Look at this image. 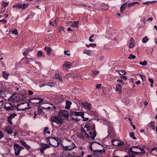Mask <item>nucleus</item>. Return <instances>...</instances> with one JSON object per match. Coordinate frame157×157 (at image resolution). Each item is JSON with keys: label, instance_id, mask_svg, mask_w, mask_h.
I'll use <instances>...</instances> for the list:
<instances>
[{"label": "nucleus", "instance_id": "5fc2aeb1", "mask_svg": "<svg viewBox=\"0 0 157 157\" xmlns=\"http://www.w3.org/2000/svg\"><path fill=\"white\" fill-rule=\"evenodd\" d=\"M25 99L26 97L23 95H21V96L20 97V99L21 100H24Z\"/></svg>", "mask_w": 157, "mask_h": 157}, {"label": "nucleus", "instance_id": "bf43d9fd", "mask_svg": "<svg viewBox=\"0 0 157 157\" xmlns=\"http://www.w3.org/2000/svg\"><path fill=\"white\" fill-rule=\"evenodd\" d=\"M132 147H130V148H129L130 151V152H131V153H135L136 154H137L138 153V152H135V151H132Z\"/></svg>", "mask_w": 157, "mask_h": 157}, {"label": "nucleus", "instance_id": "cd10ccee", "mask_svg": "<svg viewBox=\"0 0 157 157\" xmlns=\"http://www.w3.org/2000/svg\"><path fill=\"white\" fill-rule=\"evenodd\" d=\"M4 108L7 111L12 110V108L10 106H8L7 105H5L4 107Z\"/></svg>", "mask_w": 157, "mask_h": 157}, {"label": "nucleus", "instance_id": "c756f323", "mask_svg": "<svg viewBox=\"0 0 157 157\" xmlns=\"http://www.w3.org/2000/svg\"><path fill=\"white\" fill-rule=\"evenodd\" d=\"M9 4V3H7L3 1L2 3V7L3 8H5Z\"/></svg>", "mask_w": 157, "mask_h": 157}, {"label": "nucleus", "instance_id": "a19ab883", "mask_svg": "<svg viewBox=\"0 0 157 157\" xmlns=\"http://www.w3.org/2000/svg\"><path fill=\"white\" fill-rule=\"evenodd\" d=\"M64 54L65 55H67L68 56H70V53L69 51H65L64 52Z\"/></svg>", "mask_w": 157, "mask_h": 157}, {"label": "nucleus", "instance_id": "423d86ee", "mask_svg": "<svg viewBox=\"0 0 157 157\" xmlns=\"http://www.w3.org/2000/svg\"><path fill=\"white\" fill-rule=\"evenodd\" d=\"M17 115L15 113L11 114L8 118V122L11 124H12L13 123L12 121V119L14 118Z\"/></svg>", "mask_w": 157, "mask_h": 157}, {"label": "nucleus", "instance_id": "6e6552de", "mask_svg": "<svg viewBox=\"0 0 157 157\" xmlns=\"http://www.w3.org/2000/svg\"><path fill=\"white\" fill-rule=\"evenodd\" d=\"M41 147L42 149L45 150L46 148H49L50 146L49 145L47 144L44 143H41L40 144Z\"/></svg>", "mask_w": 157, "mask_h": 157}, {"label": "nucleus", "instance_id": "e433bc0d", "mask_svg": "<svg viewBox=\"0 0 157 157\" xmlns=\"http://www.w3.org/2000/svg\"><path fill=\"white\" fill-rule=\"evenodd\" d=\"M84 128H86V130L87 132L89 131L90 130V127L87 124H85V125L84 126Z\"/></svg>", "mask_w": 157, "mask_h": 157}, {"label": "nucleus", "instance_id": "473e14b6", "mask_svg": "<svg viewBox=\"0 0 157 157\" xmlns=\"http://www.w3.org/2000/svg\"><path fill=\"white\" fill-rule=\"evenodd\" d=\"M12 33L13 34H14L16 35H18V33L17 32V30L16 29H14L13 30L11 31Z\"/></svg>", "mask_w": 157, "mask_h": 157}, {"label": "nucleus", "instance_id": "052dcab7", "mask_svg": "<svg viewBox=\"0 0 157 157\" xmlns=\"http://www.w3.org/2000/svg\"><path fill=\"white\" fill-rule=\"evenodd\" d=\"M26 148V149H29L30 148V146L27 144H25V145L24 146Z\"/></svg>", "mask_w": 157, "mask_h": 157}, {"label": "nucleus", "instance_id": "c9c22d12", "mask_svg": "<svg viewBox=\"0 0 157 157\" xmlns=\"http://www.w3.org/2000/svg\"><path fill=\"white\" fill-rule=\"evenodd\" d=\"M137 75L140 76V77L142 79V80H143V81L145 80L146 79V77L145 75L139 74H137Z\"/></svg>", "mask_w": 157, "mask_h": 157}, {"label": "nucleus", "instance_id": "a878e982", "mask_svg": "<svg viewBox=\"0 0 157 157\" xmlns=\"http://www.w3.org/2000/svg\"><path fill=\"white\" fill-rule=\"evenodd\" d=\"M29 4L23 3L22 4H21V8L23 10H24L27 7H28Z\"/></svg>", "mask_w": 157, "mask_h": 157}, {"label": "nucleus", "instance_id": "1a4fd4ad", "mask_svg": "<svg viewBox=\"0 0 157 157\" xmlns=\"http://www.w3.org/2000/svg\"><path fill=\"white\" fill-rule=\"evenodd\" d=\"M89 134L90 135L91 139L94 140L95 137L96 136V133L95 130H94L93 133L91 132H89Z\"/></svg>", "mask_w": 157, "mask_h": 157}, {"label": "nucleus", "instance_id": "f8f14e48", "mask_svg": "<svg viewBox=\"0 0 157 157\" xmlns=\"http://www.w3.org/2000/svg\"><path fill=\"white\" fill-rule=\"evenodd\" d=\"M5 131L9 134H11L13 132V130L11 128H7L5 129Z\"/></svg>", "mask_w": 157, "mask_h": 157}, {"label": "nucleus", "instance_id": "de8ad7c7", "mask_svg": "<svg viewBox=\"0 0 157 157\" xmlns=\"http://www.w3.org/2000/svg\"><path fill=\"white\" fill-rule=\"evenodd\" d=\"M64 29V28L62 26H61L60 27L59 29V33L61 32L62 31H63Z\"/></svg>", "mask_w": 157, "mask_h": 157}, {"label": "nucleus", "instance_id": "a18cd8bd", "mask_svg": "<svg viewBox=\"0 0 157 157\" xmlns=\"http://www.w3.org/2000/svg\"><path fill=\"white\" fill-rule=\"evenodd\" d=\"M38 113L40 114L42 112V109L41 108H38L37 109Z\"/></svg>", "mask_w": 157, "mask_h": 157}, {"label": "nucleus", "instance_id": "6e6d98bb", "mask_svg": "<svg viewBox=\"0 0 157 157\" xmlns=\"http://www.w3.org/2000/svg\"><path fill=\"white\" fill-rule=\"evenodd\" d=\"M28 59L29 62H34V61H35L34 59L33 58H30L29 59Z\"/></svg>", "mask_w": 157, "mask_h": 157}, {"label": "nucleus", "instance_id": "20e7f679", "mask_svg": "<svg viewBox=\"0 0 157 157\" xmlns=\"http://www.w3.org/2000/svg\"><path fill=\"white\" fill-rule=\"evenodd\" d=\"M82 105L86 108L88 110H90L91 109V105L88 102H83L82 103Z\"/></svg>", "mask_w": 157, "mask_h": 157}, {"label": "nucleus", "instance_id": "49530a36", "mask_svg": "<svg viewBox=\"0 0 157 157\" xmlns=\"http://www.w3.org/2000/svg\"><path fill=\"white\" fill-rule=\"evenodd\" d=\"M117 82H119L120 83H121L122 85H124L125 83L124 82L123 80L121 79H118L117 80Z\"/></svg>", "mask_w": 157, "mask_h": 157}, {"label": "nucleus", "instance_id": "13d9d810", "mask_svg": "<svg viewBox=\"0 0 157 157\" xmlns=\"http://www.w3.org/2000/svg\"><path fill=\"white\" fill-rule=\"evenodd\" d=\"M46 142H47V143H49V144L50 145H51L53 147H54V145H52L50 143V142L49 140V139H48L47 138H46Z\"/></svg>", "mask_w": 157, "mask_h": 157}, {"label": "nucleus", "instance_id": "4c0bfd02", "mask_svg": "<svg viewBox=\"0 0 157 157\" xmlns=\"http://www.w3.org/2000/svg\"><path fill=\"white\" fill-rule=\"evenodd\" d=\"M130 136L132 137L133 139L136 140V138L134 136V133L133 132H131L130 133Z\"/></svg>", "mask_w": 157, "mask_h": 157}, {"label": "nucleus", "instance_id": "09e8293b", "mask_svg": "<svg viewBox=\"0 0 157 157\" xmlns=\"http://www.w3.org/2000/svg\"><path fill=\"white\" fill-rule=\"evenodd\" d=\"M124 142L120 141H119L118 143V146H120L123 145L124 144Z\"/></svg>", "mask_w": 157, "mask_h": 157}, {"label": "nucleus", "instance_id": "5701e85b", "mask_svg": "<svg viewBox=\"0 0 157 157\" xmlns=\"http://www.w3.org/2000/svg\"><path fill=\"white\" fill-rule=\"evenodd\" d=\"M83 53L86 54L88 56H90L91 54V52L90 50L85 49L83 51Z\"/></svg>", "mask_w": 157, "mask_h": 157}, {"label": "nucleus", "instance_id": "f03ea898", "mask_svg": "<svg viewBox=\"0 0 157 157\" xmlns=\"http://www.w3.org/2000/svg\"><path fill=\"white\" fill-rule=\"evenodd\" d=\"M13 147L15 150V154L16 156L19 155L21 150L24 148L23 147L17 144H14Z\"/></svg>", "mask_w": 157, "mask_h": 157}, {"label": "nucleus", "instance_id": "393cba45", "mask_svg": "<svg viewBox=\"0 0 157 157\" xmlns=\"http://www.w3.org/2000/svg\"><path fill=\"white\" fill-rule=\"evenodd\" d=\"M94 155L95 157H102L103 155V153H94Z\"/></svg>", "mask_w": 157, "mask_h": 157}, {"label": "nucleus", "instance_id": "680f3d73", "mask_svg": "<svg viewBox=\"0 0 157 157\" xmlns=\"http://www.w3.org/2000/svg\"><path fill=\"white\" fill-rule=\"evenodd\" d=\"M51 109L52 110H53L56 109V107L54 106L53 107H48V108H47V109Z\"/></svg>", "mask_w": 157, "mask_h": 157}, {"label": "nucleus", "instance_id": "ddd939ff", "mask_svg": "<svg viewBox=\"0 0 157 157\" xmlns=\"http://www.w3.org/2000/svg\"><path fill=\"white\" fill-rule=\"evenodd\" d=\"M127 2H125L122 4L120 10L121 12H123L125 8L127 6Z\"/></svg>", "mask_w": 157, "mask_h": 157}, {"label": "nucleus", "instance_id": "b1692460", "mask_svg": "<svg viewBox=\"0 0 157 157\" xmlns=\"http://www.w3.org/2000/svg\"><path fill=\"white\" fill-rule=\"evenodd\" d=\"M119 141L118 140H113L111 141V142L112 143V144L116 146H118V143Z\"/></svg>", "mask_w": 157, "mask_h": 157}, {"label": "nucleus", "instance_id": "dca6fc26", "mask_svg": "<svg viewBox=\"0 0 157 157\" xmlns=\"http://www.w3.org/2000/svg\"><path fill=\"white\" fill-rule=\"evenodd\" d=\"M121 90L122 87L120 84H118L116 85V91L120 92H121Z\"/></svg>", "mask_w": 157, "mask_h": 157}, {"label": "nucleus", "instance_id": "2f4dec72", "mask_svg": "<svg viewBox=\"0 0 157 157\" xmlns=\"http://www.w3.org/2000/svg\"><path fill=\"white\" fill-rule=\"evenodd\" d=\"M136 58V56L132 54H130L128 57V59H134Z\"/></svg>", "mask_w": 157, "mask_h": 157}, {"label": "nucleus", "instance_id": "9d476101", "mask_svg": "<svg viewBox=\"0 0 157 157\" xmlns=\"http://www.w3.org/2000/svg\"><path fill=\"white\" fill-rule=\"evenodd\" d=\"M135 43L134 40L132 39V38H131L129 42V48H132L135 46Z\"/></svg>", "mask_w": 157, "mask_h": 157}, {"label": "nucleus", "instance_id": "37998d69", "mask_svg": "<svg viewBox=\"0 0 157 157\" xmlns=\"http://www.w3.org/2000/svg\"><path fill=\"white\" fill-rule=\"evenodd\" d=\"M71 119L72 120L74 121H80V119H78L77 117L74 118L73 117H71Z\"/></svg>", "mask_w": 157, "mask_h": 157}, {"label": "nucleus", "instance_id": "bb28decb", "mask_svg": "<svg viewBox=\"0 0 157 157\" xmlns=\"http://www.w3.org/2000/svg\"><path fill=\"white\" fill-rule=\"evenodd\" d=\"M2 75L3 77L6 79L8 78V74L5 73V71H3L2 72Z\"/></svg>", "mask_w": 157, "mask_h": 157}, {"label": "nucleus", "instance_id": "774afa93", "mask_svg": "<svg viewBox=\"0 0 157 157\" xmlns=\"http://www.w3.org/2000/svg\"><path fill=\"white\" fill-rule=\"evenodd\" d=\"M75 112H71L70 113V117H71L72 116L75 115L74 113Z\"/></svg>", "mask_w": 157, "mask_h": 157}, {"label": "nucleus", "instance_id": "3c124183", "mask_svg": "<svg viewBox=\"0 0 157 157\" xmlns=\"http://www.w3.org/2000/svg\"><path fill=\"white\" fill-rule=\"evenodd\" d=\"M20 142L21 143V144L23 145L24 146L25 145V144H26V143L25 142V141H24V140H21L20 141Z\"/></svg>", "mask_w": 157, "mask_h": 157}, {"label": "nucleus", "instance_id": "338daca9", "mask_svg": "<svg viewBox=\"0 0 157 157\" xmlns=\"http://www.w3.org/2000/svg\"><path fill=\"white\" fill-rule=\"evenodd\" d=\"M148 79L151 83H153L154 81L151 78H148Z\"/></svg>", "mask_w": 157, "mask_h": 157}, {"label": "nucleus", "instance_id": "79ce46f5", "mask_svg": "<svg viewBox=\"0 0 157 157\" xmlns=\"http://www.w3.org/2000/svg\"><path fill=\"white\" fill-rule=\"evenodd\" d=\"M81 132L84 133L87 136H89L88 134L86 132L85 130L83 128L81 129Z\"/></svg>", "mask_w": 157, "mask_h": 157}, {"label": "nucleus", "instance_id": "412c9836", "mask_svg": "<svg viewBox=\"0 0 157 157\" xmlns=\"http://www.w3.org/2000/svg\"><path fill=\"white\" fill-rule=\"evenodd\" d=\"M37 56L38 57H45V56L43 54V53L40 51L37 52Z\"/></svg>", "mask_w": 157, "mask_h": 157}, {"label": "nucleus", "instance_id": "4468645a", "mask_svg": "<svg viewBox=\"0 0 157 157\" xmlns=\"http://www.w3.org/2000/svg\"><path fill=\"white\" fill-rule=\"evenodd\" d=\"M75 115L76 116H80L81 117H83L84 116V113L83 112H77L75 111Z\"/></svg>", "mask_w": 157, "mask_h": 157}, {"label": "nucleus", "instance_id": "69168bd1", "mask_svg": "<svg viewBox=\"0 0 157 157\" xmlns=\"http://www.w3.org/2000/svg\"><path fill=\"white\" fill-rule=\"evenodd\" d=\"M101 84H98L96 86V87L98 89H99L101 88Z\"/></svg>", "mask_w": 157, "mask_h": 157}, {"label": "nucleus", "instance_id": "a211bd4d", "mask_svg": "<svg viewBox=\"0 0 157 157\" xmlns=\"http://www.w3.org/2000/svg\"><path fill=\"white\" fill-rule=\"evenodd\" d=\"M33 99H34V100L36 99V100H39V101H38V102H35L36 103H37V104L40 103L43 100L41 98L39 97H36L33 98Z\"/></svg>", "mask_w": 157, "mask_h": 157}, {"label": "nucleus", "instance_id": "8fccbe9b", "mask_svg": "<svg viewBox=\"0 0 157 157\" xmlns=\"http://www.w3.org/2000/svg\"><path fill=\"white\" fill-rule=\"evenodd\" d=\"M84 154L85 153H84V152L82 151L81 154L80 155L78 156L77 157H83ZM73 156V157H76V156Z\"/></svg>", "mask_w": 157, "mask_h": 157}, {"label": "nucleus", "instance_id": "7ed1b4c3", "mask_svg": "<svg viewBox=\"0 0 157 157\" xmlns=\"http://www.w3.org/2000/svg\"><path fill=\"white\" fill-rule=\"evenodd\" d=\"M76 148V146L73 142H71L70 143L69 145L64 146H63V149L64 151L67 150H71Z\"/></svg>", "mask_w": 157, "mask_h": 157}, {"label": "nucleus", "instance_id": "6ab92c4d", "mask_svg": "<svg viewBox=\"0 0 157 157\" xmlns=\"http://www.w3.org/2000/svg\"><path fill=\"white\" fill-rule=\"evenodd\" d=\"M138 2H130V3H128L127 2V5L128 7H130L138 3Z\"/></svg>", "mask_w": 157, "mask_h": 157}, {"label": "nucleus", "instance_id": "f257e3e1", "mask_svg": "<svg viewBox=\"0 0 157 157\" xmlns=\"http://www.w3.org/2000/svg\"><path fill=\"white\" fill-rule=\"evenodd\" d=\"M51 121L56 123L58 124L61 125L63 123V119L59 116H54L51 118Z\"/></svg>", "mask_w": 157, "mask_h": 157}, {"label": "nucleus", "instance_id": "f3484780", "mask_svg": "<svg viewBox=\"0 0 157 157\" xmlns=\"http://www.w3.org/2000/svg\"><path fill=\"white\" fill-rule=\"evenodd\" d=\"M44 49L46 51L47 54L48 55H50L51 54V50L50 49V48L49 47H45L44 48Z\"/></svg>", "mask_w": 157, "mask_h": 157}, {"label": "nucleus", "instance_id": "4be33fe9", "mask_svg": "<svg viewBox=\"0 0 157 157\" xmlns=\"http://www.w3.org/2000/svg\"><path fill=\"white\" fill-rule=\"evenodd\" d=\"M93 151L96 152V153H104L105 152V150L104 149L102 150H93Z\"/></svg>", "mask_w": 157, "mask_h": 157}, {"label": "nucleus", "instance_id": "f704fd0d", "mask_svg": "<svg viewBox=\"0 0 157 157\" xmlns=\"http://www.w3.org/2000/svg\"><path fill=\"white\" fill-rule=\"evenodd\" d=\"M148 40V39L146 36H145L143 38L142 42L144 43H146Z\"/></svg>", "mask_w": 157, "mask_h": 157}, {"label": "nucleus", "instance_id": "58836bf2", "mask_svg": "<svg viewBox=\"0 0 157 157\" xmlns=\"http://www.w3.org/2000/svg\"><path fill=\"white\" fill-rule=\"evenodd\" d=\"M52 139H53L55 140H56L57 142L58 141H61V140L60 139L59 137H52Z\"/></svg>", "mask_w": 157, "mask_h": 157}, {"label": "nucleus", "instance_id": "c85d7f7f", "mask_svg": "<svg viewBox=\"0 0 157 157\" xmlns=\"http://www.w3.org/2000/svg\"><path fill=\"white\" fill-rule=\"evenodd\" d=\"M155 122L154 121H151L150 123V126L154 130H155Z\"/></svg>", "mask_w": 157, "mask_h": 157}, {"label": "nucleus", "instance_id": "0e129e2a", "mask_svg": "<svg viewBox=\"0 0 157 157\" xmlns=\"http://www.w3.org/2000/svg\"><path fill=\"white\" fill-rule=\"evenodd\" d=\"M48 127H46L44 129V133H46V132H47V131H48Z\"/></svg>", "mask_w": 157, "mask_h": 157}, {"label": "nucleus", "instance_id": "2eb2a0df", "mask_svg": "<svg viewBox=\"0 0 157 157\" xmlns=\"http://www.w3.org/2000/svg\"><path fill=\"white\" fill-rule=\"evenodd\" d=\"M71 102L69 101H66V105L65 106L66 109H69L71 105Z\"/></svg>", "mask_w": 157, "mask_h": 157}, {"label": "nucleus", "instance_id": "aec40b11", "mask_svg": "<svg viewBox=\"0 0 157 157\" xmlns=\"http://www.w3.org/2000/svg\"><path fill=\"white\" fill-rule=\"evenodd\" d=\"M78 21H74V23L71 25V27H78Z\"/></svg>", "mask_w": 157, "mask_h": 157}, {"label": "nucleus", "instance_id": "72a5a7b5", "mask_svg": "<svg viewBox=\"0 0 157 157\" xmlns=\"http://www.w3.org/2000/svg\"><path fill=\"white\" fill-rule=\"evenodd\" d=\"M139 64L143 66H145L147 64V62L144 61L143 62H140Z\"/></svg>", "mask_w": 157, "mask_h": 157}, {"label": "nucleus", "instance_id": "e2e57ef3", "mask_svg": "<svg viewBox=\"0 0 157 157\" xmlns=\"http://www.w3.org/2000/svg\"><path fill=\"white\" fill-rule=\"evenodd\" d=\"M121 78L125 80H126L127 79V77L125 76H123L122 75H121Z\"/></svg>", "mask_w": 157, "mask_h": 157}, {"label": "nucleus", "instance_id": "c03bdc74", "mask_svg": "<svg viewBox=\"0 0 157 157\" xmlns=\"http://www.w3.org/2000/svg\"><path fill=\"white\" fill-rule=\"evenodd\" d=\"M5 95L4 92L2 90H0V97H3Z\"/></svg>", "mask_w": 157, "mask_h": 157}, {"label": "nucleus", "instance_id": "7c9ffc66", "mask_svg": "<svg viewBox=\"0 0 157 157\" xmlns=\"http://www.w3.org/2000/svg\"><path fill=\"white\" fill-rule=\"evenodd\" d=\"M47 85L51 87H53L55 86V84L53 82H49L48 83Z\"/></svg>", "mask_w": 157, "mask_h": 157}, {"label": "nucleus", "instance_id": "9b49d317", "mask_svg": "<svg viewBox=\"0 0 157 157\" xmlns=\"http://www.w3.org/2000/svg\"><path fill=\"white\" fill-rule=\"evenodd\" d=\"M55 78L58 79L60 82H62L63 80L62 76L58 73H56L55 74Z\"/></svg>", "mask_w": 157, "mask_h": 157}, {"label": "nucleus", "instance_id": "603ef678", "mask_svg": "<svg viewBox=\"0 0 157 157\" xmlns=\"http://www.w3.org/2000/svg\"><path fill=\"white\" fill-rule=\"evenodd\" d=\"M21 4H16V8L18 9H21Z\"/></svg>", "mask_w": 157, "mask_h": 157}, {"label": "nucleus", "instance_id": "ea45409f", "mask_svg": "<svg viewBox=\"0 0 157 157\" xmlns=\"http://www.w3.org/2000/svg\"><path fill=\"white\" fill-rule=\"evenodd\" d=\"M118 73L121 75H125V72L123 70H119L118 71Z\"/></svg>", "mask_w": 157, "mask_h": 157}, {"label": "nucleus", "instance_id": "0eeeda50", "mask_svg": "<svg viewBox=\"0 0 157 157\" xmlns=\"http://www.w3.org/2000/svg\"><path fill=\"white\" fill-rule=\"evenodd\" d=\"M72 64L70 62L65 61L64 63L63 66L66 68H69L71 67Z\"/></svg>", "mask_w": 157, "mask_h": 157}, {"label": "nucleus", "instance_id": "39448f33", "mask_svg": "<svg viewBox=\"0 0 157 157\" xmlns=\"http://www.w3.org/2000/svg\"><path fill=\"white\" fill-rule=\"evenodd\" d=\"M61 115L66 117L67 119H68L69 112L67 111L63 110L59 112Z\"/></svg>", "mask_w": 157, "mask_h": 157}, {"label": "nucleus", "instance_id": "864d4df0", "mask_svg": "<svg viewBox=\"0 0 157 157\" xmlns=\"http://www.w3.org/2000/svg\"><path fill=\"white\" fill-rule=\"evenodd\" d=\"M90 46H91L93 48H94L96 46V44L95 43H90L89 44Z\"/></svg>", "mask_w": 157, "mask_h": 157}, {"label": "nucleus", "instance_id": "4d7b16f0", "mask_svg": "<svg viewBox=\"0 0 157 157\" xmlns=\"http://www.w3.org/2000/svg\"><path fill=\"white\" fill-rule=\"evenodd\" d=\"M92 71L93 73L95 75H96L99 73V71H98L93 70Z\"/></svg>", "mask_w": 157, "mask_h": 157}]
</instances>
